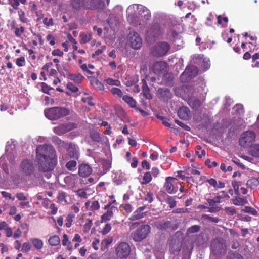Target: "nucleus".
<instances>
[{
  "label": "nucleus",
  "mask_w": 259,
  "mask_h": 259,
  "mask_svg": "<svg viewBox=\"0 0 259 259\" xmlns=\"http://www.w3.org/2000/svg\"><path fill=\"white\" fill-rule=\"evenodd\" d=\"M177 114L180 118L185 120H189L191 117L190 111L186 106L180 108L178 110Z\"/></svg>",
  "instance_id": "obj_17"
},
{
  "label": "nucleus",
  "mask_w": 259,
  "mask_h": 259,
  "mask_svg": "<svg viewBox=\"0 0 259 259\" xmlns=\"http://www.w3.org/2000/svg\"><path fill=\"white\" fill-rule=\"evenodd\" d=\"M171 224L170 221H166L158 223L157 228L160 230L165 229L168 228Z\"/></svg>",
  "instance_id": "obj_45"
},
{
  "label": "nucleus",
  "mask_w": 259,
  "mask_h": 259,
  "mask_svg": "<svg viewBox=\"0 0 259 259\" xmlns=\"http://www.w3.org/2000/svg\"><path fill=\"white\" fill-rule=\"evenodd\" d=\"M86 3L91 6L93 5L92 7H86L87 9H98L103 6V3L101 0H87Z\"/></svg>",
  "instance_id": "obj_25"
},
{
  "label": "nucleus",
  "mask_w": 259,
  "mask_h": 259,
  "mask_svg": "<svg viewBox=\"0 0 259 259\" xmlns=\"http://www.w3.org/2000/svg\"><path fill=\"white\" fill-rule=\"evenodd\" d=\"M168 64L164 61H158L154 63L152 66V70L155 74H159L167 67Z\"/></svg>",
  "instance_id": "obj_15"
},
{
  "label": "nucleus",
  "mask_w": 259,
  "mask_h": 259,
  "mask_svg": "<svg viewBox=\"0 0 259 259\" xmlns=\"http://www.w3.org/2000/svg\"><path fill=\"white\" fill-rule=\"evenodd\" d=\"M189 105L194 109H197L201 105V102L197 98L191 97L188 99Z\"/></svg>",
  "instance_id": "obj_26"
},
{
  "label": "nucleus",
  "mask_w": 259,
  "mask_h": 259,
  "mask_svg": "<svg viewBox=\"0 0 259 259\" xmlns=\"http://www.w3.org/2000/svg\"><path fill=\"white\" fill-rule=\"evenodd\" d=\"M142 92L144 96L148 99L152 98V95L150 93V90L147 85L146 81L144 79L142 80Z\"/></svg>",
  "instance_id": "obj_27"
},
{
  "label": "nucleus",
  "mask_w": 259,
  "mask_h": 259,
  "mask_svg": "<svg viewBox=\"0 0 259 259\" xmlns=\"http://www.w3.org/2000/svg\"><path fill=\"white\" fill-rule=\"evenodd\" d=\"M127 42L131 48L134 49H139L142 45L141 38L135 31L130 32L127 35Z\"/></svg>",
  "instance_id": "obj_8"
},
{
  "label": "nucleus",
  "mask_w": 259,
  "mask_h": 259,
  "mask_svg": "<svg viewBox=\"0 0 259 259\" xmlns=\"http://www.w3.org/2000/svg\"><path fill=\"white\" fill-rule=\"evenodd\" d=\"M75 217V214L73 213H69L66 218L65 225L67 228H69L72 225L73 219Z\"/></svg>",
  "instance_id": "obj_46"
},
{
  "label": "nucleus",
  "mask_w": 259,
  "mask_h": 259,
  "mask_svg": "<svg viewBox=\"0 0 259 259\" xmlns=\"http://www.w3.org/2000/svg\"><path fill=\"white\" fill-rule=\"evenodd\" d=\"M60 146L64 147L68 152L70 158L78 159L79 155L78 147L72 143H65L64 141H60Z\"/></svg>",
  "instance_id": "obj_9"
},
{
  "label": "nucleus",
  "mask_w": 259,
  "mask_h": 259,
  "mask_svg": "<svg viewBox=\"0 0 259 259\" xmlns=\"http://www.w3.org/2000/svg\"><path fill=\"white\" fill-rule=\"evenodd\" d=\"M103 167L106 170L109 169L111 166V162L108 160H102L100 161Z\"/></svg>",
  "instance_id": "obj_49"
},
{
  "label": "nucleus",
  "mask_w": 259,
  "mask_h": 259,
  "mask_svg": "<svg viewBox=\"0 0 259 259\" xmlns=\"http://www.w3.org/2000/svg\"><path fill=\"white\" fill-rule=\"evenodd\" d=\"M62 245L63 246H66L67 249L69 251H71L73 249V245L69 241V237L67 234H64L63 236Z\"/></svg>",
  "instance_id": "obj_30"
},
{
  "label": "nucleus",
  "mask_w": 259,
  "mask_h": 259,
  "mask_svg": "<svg viewBox=\"0 0 259 259\" xmlns=\"http://www.w3.org/2000/svg\"><path fill=\"white\" fill-rule=\"evenodd\" d=\"M210 248L212 253L215 256H220L226 252V245L224 239L215 238L211 242Z\"/></svg>",
  "instance_id": "obj_3"
},
{
  "label": "nucleus",
  "mask_w": 259,
  "mask_h": 259,
  "mask_svg": "<svg viewBox=\"0 0 259 259\" xmlns=\"http://www.w3.org/2000/svg\"><path fill=\"white\" fill-rule=\"evenodd\" d=\"M86 3L87 0H71V4L72 7L76 10L93 7V5L87 4Z\"/></svg>",
  "instance_id": "obj_19"
},
{
  "label": "nucleus",
  "mask_w": 259,
  "mask_h": 259,
  "mask_svg": "<svg viewBox=\"0 0 259 259\" xmlns=\"http://www.w3.org/2000/svg\"><path fill=\"white\" fill-rule=\"evenodd\" d=\"M157 117L162 121V123L165 126L170 127L171 124L169 123V119L162 116H157Z\"/></svg>",
  "instance_id": "obj_48"
},
{
  "label": "nucleus",
  "mask_w": 259,
  "mask_h": 259,
  "mask_svg": "<svg viewBox=\"0 0 259 259\" xmlns=\"http://www.w3.org/2000/svg\"><path fill=\"white\" fill-rule=\"evenodd\" d=\"M90 81L91 82V84L93 87L96 88L97 89L102 91L104 89V86L103 84L100 82L97 78L95 77H91L90 78Z\"/></svg>",
  "instance_id": "obj_29"
},
{
  "label": "nucleus",
  "mask_w": 259,
  "mask_h": 259,
  "mask_svg": "<svg viewBox=\"0 0 259 259\" xmlns=\"http://www.w3.org/2000/svg\"><path fill=\"white\" fill-rule=\"evenodd\" d=\"M43 24L46 27L52 26L54 25V21L52 18H48L47 17L43 19Z\"/></svg>",
  "instance_id": "obj_51"
},
{
  "label": "nucleus",
  "mask_w": 259,
  "mask_h": 259,
  "mask_svg": "<svg viewBox=\"0 0 259 259\" xmlns=\"http://www.w3.org/2000/svg\"><path fill=\"white\" fill-rule=\"evenodd\" d=\"M152 179V175L150 172H146L144 174L142 181L141 182L142 184H147L150 183Z\"/></svg>",
  "instance_id": "obj_36"
},
{
  "label": "nucleus",
  "mask_w": 259,
  "mask_h": 259,
  "mask_svg": "<svg viewBox=\"0 0 259 259\" xmlns=\"http://www.w3.org/2000/svg\"><path fill=\"white\" fill-rule=\"evenodd\" d=\"M18 13L20 21L23 23L27 22V19L25 17L24 12L22 10H20L18 11Z\"/></svg>",
  "instance_id": "obj_55"
},
{
  "label": "nucleus",
  "mask_w": 259,
  "mask_h": 259,
  "mask_svg": "<svg viewBox=\"0 0 259 259\" xmlns=\"http://www.w3.org/2000/svg\"><path fill=\"white\" fill-rule=\"evenodd\" d=\"M92 172L90 166L87 164H82L79 167V174L80 176L85 177L89 176Z\"/></svg>",
  "instance_id": "obj_20"
},
{
  "label": "nucleus",
  "mask_w": 259,
  "mask_h": 259,
  "mask_svg": "<svg viewBox=\"0 0 259 259\" xmlns=\"http://www.w3.org/2000/svg\"><path fill=\"white\" fill-rule=\"evenodd\" d=\"M91 137L94 141L97 142H99L101 139L100 135L97 132L91 133Z\"/></svg>",
  "instance_id": "obj_57"
},
{
  "label": "nucleus",
  "mask_w": 259,
  "mask_h": 259,
  "mask_svg": "<svg viewBox=\"0 0 259 259\" xmlns=\"http://www.w3.org/2000/svg\"><path fill=\"white\" fill-rule=\"evenodd\" d=\"M73 125L71 124H61L54 128V132L57 135H61L71 130Z\"/></svg>",
  "instance_id": "obj_18"
},
{
  "label": "nucleus",
  "mask_w": 259,
  "mask_h": 259,
  "mask_svg": "<svg viewBox=\"0 0 259 259\" xmlns=\"http://www.w3.org/2000/svg\"><path fill=\"white\" fill-rule=\"evenodd\" d=\"M176 196H168L166 198L165 202L169 205L170 208H172L176 206Z\"/></svg>",
  "instance_id": "obj_37"
},
{
  "label": "nucleus",
  "mask_w": 259,
  "mask_h": 259,
  "mask_svg": "<svg viewBox=\"0 0 259 259\" xmlns=\"http://www.w3.org/2000/svg\"><path fill=\"white\" fill-rule=\"evenodd\" d=\"M255 137L256 135L254 132L251 131H246L242 134L239 139V145L242 147H246L255 140Z\"/></svg>",
  "instance_id": "obj_10"
},
{
  "label": "nucleus",
  "mask_w": 259,
  "mask_h": 259,
  "mask_svg": "<svg viewBox=\"0 0 259 259\" xmlns=\"http://www.w3.org/2000/svg\"><path fill=\"white\" fill-rule=\"evenodd\" d=\"M16 197L19 201H26L27 199V197L22 192L17 193L16 195Z\"/></svg>",
  "instance_id": "obj_64"
},
{
  "label": "nucleus",
  "mask_w": 259,
  "mask_h": 259,
  "mask_svg": "<svg viewBox=\"0 0 259 259\" xmlns=\"http://www.w3.org/2000/svg\"><path fill=\"white\" fill-rule=\"evenodd\" d=\"M202 218L205 220H207L210 222L217 223L220 221V219L217 217H212L208 214H203L202 215Z\"/></svg>",
  "instance_id": "obj_43"
},
{
  "label": "nucleus",
  "mask_w": 259,
  "mask_h": 259,
  "mask_svg": "<svg viewBox=\"0 0 259 259\" xmlns=\"http://www.w3.org/2000/svg\"><path fill=\"white\" fill-rule=\"evenodd\" d=\"M30 241L32 243L33 246L37 249L39 250L42 248L44 245V242L42 240L39 238H31L30 239Z\"/></svg>",
  "instance_id": "obj_32"
},
{
  "label": "nucleus",
  "mask_w": 259,
  "mask_h": 259,
  "mask_svg": "<svg viewBox=\"0 0 259 259\" xmlns=\"http://www.w3.org/2000/svg\"><path fill=\"white\" fill-rule=\"evenodd\" d=\"M205 164L209 168L215 167L218 165V163L216 161H211L210 159L206 160Z\"/></svg>",
  "instance_id": "obj_56"
},
{
  "label": "nucleus",
  "mask_w": 259,
  "mask_h": 259,
  "mask_svg": "<svg viewBox=\"0 0 259 259\" xmlns=\"http://www.w3.org/2000/svg\"><path fill=\"white\" fill-rule=\"evenodd\" d=\"M113 242V238L111 236H108L104 240H103L101 243V249L102 251H104L106 249L109 245H110Z\"/></svg>",
  "instance_id": "obj_31"
},
{
  "label": "nucleus",
  "mask_w": 259,
  "mask_h": 259,
  "mask_svg": "<svg viewBox=\"0 0 259 259\" xmlns=\"http://www.w3.org/2000/svg\"><path fill=\"white\" fill-rule=\"evenodd\" d=\"M44 113L47 118L55 120L68 115L69 111L66 108L55 107L46 109Z\"/></svg>",
  "instance_id": "obj_2"
},
{
  "label": "nucleus",
  "mask_w": 259,
  "mask_h": 259,
  "mask_svg": "<svg viewBox=\"0 0 259 259\" xmlns=\"http://www.w3.org/2000/svg\"><path fill=\"white\" fill-rule=\"evenodd\" d=\"M113 216V212L111 208L110 210H108L107 211L104 213L101 217L102 222H105L109 221Z\"/></svg>",
  "instance_id": "obj_40"
},
{
  "label": "nucleus",
  "mask_w": 259,
  "mask_h": 259,
  "mask_svg": "<svg viewBox=\"0 0 259 259\" xmlns=\"http://www.w3.org/2000/svg\"><path fill=\"white\" fill-rule=\"evenodd\" d=\"M66 75L70 80L77 84L80 83L84 79V77L80 73H67Z\"/></svg>",
  "instance_id": "obj_23"
},
{
  "label": "nucleus",
  "mask_w": 259,
  "mask_h": 259,
  "mask_svg": "<svg viewBox=\"0 0 259 259\" xmlns=\"http://www.w3.org/2000/svg\"><path fill=\"white\" fill-rule=\"evenodd\" d=\"M144 200L147 201L149 203H151L153 201V194L151 192H148L147 193Z\"/></svg>",
  "instance_id": "obj_59"
},
{
  "label": "nucleus",
  "mask_w": 259,
  "mask_h": 259,
  "mask_svg": "<svg viewBox=\"0 0 259 259\" xmlns=\"http://www.w3.org/2000/svg\"><path fill=\"white\" fill-rule=\"evenodd\" d=\"M136 6L138 14L143 17L146 21L149 20L151 17L150 10L147 7L141 5H137Z\"/></svg>",
  "instance_id": "obj_16"
},
{
  "label": "nucleus",
  "mask_w": 259,
  "mask_h": 259,
  "mask_svg": "<svg viewBox=\"0 0 259 259\" xmlns=\"http://www.w3.org/2000/svg\"><path fill=\"white\" fill-rule=\"evenodd\" d=\"M77 163L74 160H70L68 161L66 164V168L69 170H74L76 166Z\"/></svg>",
  "instance_id": "obj_47"
},
{
  "label": "nucleus",
  "mask_w": 259,
  "mask_h": 259,
  "mask_svg": "<svg viewBox=\"0 0 259 259\" xmlns=\"http://www.w3.org/2000/svg\"><path fill=\"white\" fill-rule=\"evenodd\" d=\"M66 197V195L65 193L63 192H60L57 196V198L60 202H64L65 203H67Z\"/></svg>",
  "instance_id": "obj_54"
},
{
  "label": "nucleus",
  "mask_w": 259,
  "mask_h": 259,
  "mask_svg": "<svg viewBox=\"0 0 259 259\" xmlns=\"http://www.w3.org/2000/svg\"><path fill=\"white\" fill-rule=\"evenodd\" d=\"M78 177L76 175L70 174L64 178V182L68 185L74 187L77 183Z\"/></svg>",
  "instance_id": "obj_21"
},
{
  "label": "nucleus",
  "mask_w": 259,
  "mask_h": 259,
  "mask_svg": "<svg viewBox=\"0 0 259 259\" xmlns=\"http://www.w3.org/2000/svg\"><path fill=\"white\" fill-rule=\"evenodd\" d=\"M2 196L6 199H9L12 201L15 200V197L12 196L11 194L6 191H2L1 192Z\"/></svg>",
  "instance_id": "obj_53"
},
{
  "label": "nucleus",
  "mask_w": 259,
  "mask_h": 259,
  "mask_svg": "<svg viewBox=\"0 0 259 259\" xmlns=\"http://www.w3.org/2000/svg\"><path fill=\"white\" fill-rule=\"evenodd\" d=\"M207 202L209 205L208 211L211 213L219 212L221 208L217 205L212 199H207Z\"/></svg>",
  "instance_id": "obj_24"
},
{
  "label": "nucleus",
  "mask_w": 259,
  "mask_h": 259,
  "mask_svg": "<svg viewBox=\"0 0 259 259\" xmlns=\"http://www.w3.org/2000/svg\"><path fill=\"white\" fill-rule=\"evenodd\" d=\"M150 227L148 225H141L132 234V237L134 241L140 242L145 239L150 231Z\"/></svg>",
  "instance_id": "obj_6"
},
{
  "label": "nucleus",
  "mask_w": 259,
  "mask_h": 259,
  "mask_svg": "<svg viewBox=\"0 0 259 259\" xmlns=\"http://www.w3.org/2000/svg\"><path fill=\"white\" fill-rule=\"evenodd\" d=\"M34 170V166L32 161L24 159L20 164V170L24 175L29 176L31 175Z\"/></svg>",
  "instance_id": "obj_13"
},
{
  "label": "nucleus",
  "mask_w": 259,
  "mask_h": 259,
  "mask_svg": "<svg viewBox=\"0 0 259 259\" xmlns=\"http://www.w3.org/2000/svg\"><path fill=\"white\" fill-rule=\"evenodd\" d=\"M80 37L81 38L80 43L81 44H85L90 41L92 37V35L91 33L85 34L81 33L80 34Z\"/></svg>",
  "instance_id": "obj_38"
},
{
  "label": "nucleus",
  "mask_w": 259,
  "mask_h": 259,
  "mask_svg": "<svg viewBox=\"0 0 259 259\" xmlns=\"http://www.w3.org/2000/svg\"><path fill=\"white\" fill-rule=\"evenodd\" d=\"M158 98L163 102H168L172 97V94L167 88H159L157 91Z\"/></svg>",
  "instance_id": "obj_14"
},
{
  "label": "nucleus",
  "mask_w": 259,
  "mask_h": 259,
  "mask_svg": "<svg viewBox=\"0 0 259 259\" xmlns=\"http://www.w3.org/2000/svg\"><path fill=\"white\" fill-rule=\"evenodd\" d=\"M225 211L229 215H233L236 213V208L234 207H226Z\"/></svg>",
  "instance_id": "obj_50"
},
{
  "label": "nucleus",
  "mask_w": 259,
  "mask_h": 259,
  "mask_svg": "<svg viewBox=\"0 0 259 259\" xmlns=\"http://www.w3.org/2000/svg\"><path fill=\"white\" fill-rule=\"evenodd\" d=\"M25 63V60L24 57L18 58L16 60V64L19 67H22L24 66Z\"/></svg>",
  "instance_id": "obj_58"
},
{
  "label": "nucleus",
  "mask_w": 259,
  "mask_h": 259,
  "mask_svg": "<svg viewBox=\"0 0 259 259\" xmlns=\"http://www.w3.org/2000/svg\"><path fill=\"white\" fill-rule=\"evenodd\" d=\"M122 99L131 108H136V102L132 97L125 95L122 97Z\"/></svg>",
  "instance_id": "obj_34"
},
{
  "label": "nucleus",
  "mask_w": 259,
  "mask_h": 259,
  "mask_svg": "<svg viewBox=\"0 0 259 259\" xmlns=\"http://www.w3.org/2000/svg\"><path fill=\"white\" fill-rule=\"evenodd\" d=\"M232 201L233 204L237 206H242L248 203V201L246 199L239 197H236L235 198L232 199Z\"/></svg>",
  "instance_id": "obj_33"
},
{
  "label": "nucleus",
  "mask_w": 259,
  "mask_h": 259,
  "mask_svg": "<svg viewBox=\"0 0 259 259\" xmlns=\"http://www.w3.org/2000/svg\"><path fill=\"white\" fill-rule=\"evenodd\" d=\"M146 208V206H143L138 208L134 212V214L131 216L130 220L131 221H135L139 220L143 218L145 213L142 211Z\"/></svg>",
  "instance_id": "obj_22"
},
{
  "label": "nucleus",
  "mask_w": 259,
  "mask_h": 259,
  "mask_svg": "<svg viewBox=\"0 0 259 259\" xmlns=\"http://www.w3.org/2000/svg\"><path fill=\"white\" fill-rule=\"evenodd\" d=\"M249 154L252 156L259 157V144H254L250 146Z\"/></svg>",
  "instance_id": "obj_28"
},
{
  "label": "nucleus",
  "mask_w": 259,
  "mask_h": 259,
  "mask_svg": "<svg viewBox=\"0 0 259 259\" xmlns=\"http://www.w3.org/2000/svg\"><path fill=\"white\" fill-rule=\"evenodd\" d=\"M170 248L171 251L174 253L175 252H179L181 250V245L179 244V241H175L174 243H170Z\"/></svg>",
  "instance_id": "obj_42"
},
{
  "label": "nucleus",
  "mask_w": 259,
  "mask_h": 259,
  "mask_svg": "<svg viewBox=\"0 0 259 259\" xmlns=\"http://www.w3.org/2000/svg\"><path fill=\"white\" fill-rule=\"evenodd\" d=\"M163 187L168 193H176L178 190V179L173 177H166Z\"/></svg>",
  "instance_id": "obj_7"
},
{
  "label": "nucleus",
  "mask_w": 259,
  "mask_h": 259,
  "mask_svg": "<svg viewBox=\"0 0 259 259\" xmlns=\"http://www.w3.org/2000/svg\"><path fill=\"white\" fill-rule=\"evenodd\" d=\"M26 0H9V4L15 9H17L20 3L25 4Z\"/></svg>",
  "instance_id": "obj_39"
},
{
  "label": "nucleus",
  "mask_w": 259,
  "mask_h": 259,
  "mask_svg": "<svg viewBox=\"0 0 259 259\" xmlns=\"http://www.w3.org/2000/svg\"><path fill=\"white\" fill-rule=\"evenodd\" d=\"M242 211L250 213L253 215H257V211L256 209L250 206H245L243 209H242Z\"/></svg>",
  "instance_id": "obj_44"
},
{
  "label": "nucleus",
  "mask_w": 259,
  "mask_h": 259,
  "mask_svg": "<svg viewBox=\"0 0 259 259\" xmlns=\"http://www.w3.org/2000/svg\"><path fill=\"white\" fill-rule=\"evenodd\" d=\"M203 57L204 55L201 54H198L195 56L193 57L194 62L195 63H200L202 60L204 61Z\"/></svg>",
  "instance_id": "obj_60"
},
{
  "label": "nucleus",
  "mask_w": 259,
  "mask_h": 259,
  "mask_svg": "<svg viewBox=\"0 0 259 259\" xmlns=\"http://www.w3.org/2000/svg\"><path fill=\"white\" fill-rule=\"evenodd\" d=\"M24 31V28L22 26L17 27L15 29V34L17 37H20Z\"/></svg>",
  "instance_id": "obj_52"
},
{
  "label": "nucleus",
  "mask_w": 259,
  "mask_h": 259,
  "mask_svg": "<svg viewBox=\"0 0 259 259\" xmlns=\"http://www.w3.org/2000/svg\"><path fill=\"white\" fill-rule=\"evenodd\" d=\"M197 68L193 65L188 66L180 76L182 82H188L193 76H195L198 73Z\"/></svg>",
  "instance_id": "obj_11"
},
{
  "label": "nucleus",
  "mask_w": 259,
  "mask_h": 259,
  "mask_svg": "<svg viewBox=\"0 0 259 259\" xmlns=\"http://www.w3.org/2000/svg\"><path fill=\"white\" fill-rule=\"evenodd\" d=\"M170 45L165 41L156 44L151 50V54L156 57H161L166 55L170 50Z\"/></svg>",
  "instance_id": "obj_4"
},
{
  "label": "nucleus",
  "mask_w": 259,
  "mask_h": 259,
  "mask_svg": "<svg viewBox=\"0 0 259 259\" xmlns=\"http://www.w3.org/2000/svg\"><path fill=\"white\" fill-rule=\"evenodd\" d=\"M201 229V227L198 225H193L188 228L187 234H190L198 232Z\"/></svg>",
  "instance_id": "obj_41"
},
{
  "label": "nucleus",
  "mask_w": 259,
  "mask_h": 259,
  "mask_svg": "<svg viewBox=\"0 0 259 259\" xmlns=\"http://www.w3.org/2000/svg\"><path fill=\"white\" fill-rule=\"evenodd\" d=\"M36 157L41 170L48 171L53 169L56 162V154L52 146L42 145L38 146Z\"/></svg>",
  "instance_id": "obj_1"
},
{
  "label": "nucleus",
  "mask_w": 259,
  "mask_h": 259,
  "mask_svg": "<svg viewBox=\"0 0 259 259\" xmlns=\"http://www.w3.org/2000/svg\"><path fill=\"white\" fill-rule=\"evenodd\" d=\"M81 100L83 102L87 103L90 106L94 105V104L92 101V98L91 96L82 97Z\"/></svg>",
  "instance_id": "obj_63"
},
{
  "label": "nucleus",
  "mask_w": 259,
  "mask_h": 259,
  "mask_svg": "<svg viewBox=\"0 0 259 259\" xmlns=\"http://www.w3.org/2000/svg\"><path fill=\"white\" fill-rule=\"evenodd\" d=\"M162 34V30L159 24L153 23L148 28L146 34V39L150 41H154L156 38Z\"/></svg>",
  "instance_id": "obj_5"
},
{
  "label": "nucleus",
  "mask_w": 259,
  "mask_h": 259,
  "mask_svg": "<svg viewBox=\"0 0 259 259\" xmlns=\"http://www.w3.org/2000/svg\"><path fill=\"white\" fill-rule=\"evenodd\" d=\"M48 242L50 245L55 246L60 243V239L58 235H55L49 238Z\"/></svg>",
  "instance_id": "obj_35"
},
{
  "label": "nucleus",
  "mask_w": 259,
  "mask_h": 259,
  "mask_svg": "<svg viewBox=\"0 0 259 259\" xmlns=\"http://www.w3.org/2000/svg\"><path fill=\"white\" fill-rule=\"evenodd\" d=\"M131 252V247L128 243L122 242L116 248L117 256L120 258H126Z\"/></svg>",
  "instance_id": "obj_12"
},
{
  "label": "nucleus",
  "mask_w": 259,
  "mask_h": 259,
  "mask_svg": "<svg viewBox=\"0 0 259 259\" xmlns=\"http://www.w3.org/2000/svg\"><path fill=\"white\" fill-rule=\"evenodd\" d=\"M175 122L186 131H190L191 130V128L189 126L178 120H175Z\"/></svg>",
  "instance_id": "obj_61"
},
{
  "label": "nucleus",
  "mask_w": 259,
  "mask_h": 259,
  "mask_svg": "<svg viewBox=\"0 0 259 259\" xmlns=\"http://www.w3.org/2000/svg\"><path fill=\"white\" fill-rule=\"evenodd\" d=\"M30 244L29 242H25L22 245V251L23 252H27L30 250Z\"/></svg>",
  "instance_id": "obj_62"
}]
</instances>
